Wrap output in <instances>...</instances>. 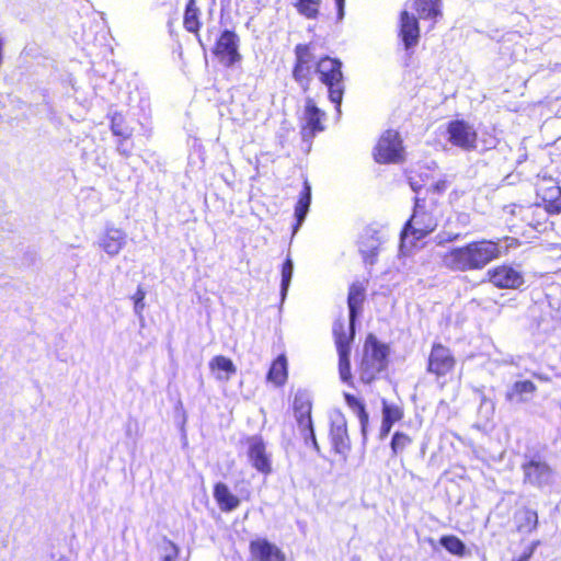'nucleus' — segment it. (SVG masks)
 <instances>
[{"instance_id": "nucleus-11", "label": "nucleus", "mask_w": 561, "mask_h": 561, "mask_svg": "<svg viewBox=\"0 0 561 561\" xmlns=\"http://www.w3.org/2000/svg\"><path fill=\"white\" fill-rule=\"evenodd\" d=\"M325 113L320 110L311 98H307L304 111V125L301 126V138L309 145L318 133L324 130L322 119Z\"/></svg>"}, {"instance_id": "nucleus-13", "label": "nucleus", "mask_w": 561, "mask_h": 561, "mask_svg": "<svg viewBox=\"0 0 561 561\" xmlns=\"http://www.w3.org/2000/svg\"><path fill=\"white\" fill-rule=\"evenodd\" d=\"M488 279L502 289H517L524 284V276L510 265H500L486 273Z\"/></svg>"}, {"instance_id": "nucleus-21", "label": "nucleus", "mask_w": 561, "mask_h": 561, "mask_svg": "<svg viewBox=\"0 0 561 561\" xmlns=\"http://www.w3.org/2000/svg\"><path fill=\"white\" fill-rule=\"evenodd\" d=\"M213 494L219 508L225 513L232 512L240 505V499L234 495L224 482H217L214 485Z\"/></svg>"}, {"instance_id": "nucleus-43", "label": "nucleus", "mask_w": 561, "mask_h": 561, "mask_svg": "<svg viewBox=\"0 0 561 561\" xmlns=\"http://www.w3.org/2000/svg\"><path fill=\"white\" fill-rule=\"evenodd\" d=\"M336 5V19L337 21H342L345 14V0H334Z\"/></svg>"}, {"instance_id": "nucleus-24", "label": "nucleus", "mask_w": 561, "mask_h": 561, "mask_svg": "<svg viewBox=\"0 0 561 561\" xmlns=\"http://www.w3.org/2000/svg\"><path fill=\"white\" fill-rule=\"evenodd\" d=\"M515 523L519 533L529 534L537 528L538 514L531 508L524 507L516 512Z\"/></svg>"}, {"instance_id": "nucleus-32", "label": "nucleus", "mask_w": 561, "mask_h": 561, "mask_svg": "<svg viewBox=\"0 0 561 561\" xmlns=\"http://www.w3.org/2000/svg\"><path fill=\"white\" fill-rule=\"evenodd\" d=\"M293 78L305 92L308 91L312 80L311 66L295 62Z\"/></svg>"}, {"instance_id": "nucleus-44", "label": "nucleus", "mask_w": 561, "mask_h": 561, "mask_svg": "<svg viewBox=\"0 0 561 561\" xmlns=\"http://www.w3.org/2000/svg\"><path fill=\"white\" fill-rule=\"evenodd\" d=\"M146 298V291L141 286H138L136 293L131 296L134 302H144Z\"/></svg>"}, {"instance_id": "nucleus-5", "label": "nucleus", "mask_w": 561, "mask_h": 561, "mask_svg": "<svg viewBox=\"0 0 561 561\" xmlns=\"http://www.w3.org/2000/svg\"><path fill=\"white\" fill-rule=\"evenodd\" d=\"M389 345L380 342L374 334H368L360 363L362 381L370 383L378 375L386 371L389 365Z\"/></svg>"}, {"instance_id": "nucleus-49", "label": "nucleus", "mask_w": 561, "mask_h": 561, "mask_svg": "<svg viewBox=\"0 0 561 561\" xmlns=\"http://www.w3.org/2000/svg\"><path fill=\"white\" fill-rule=\"evenodd\" d=\"M57 561H68L66 558H59Z\"/></svg>"}, {"instance_id": "nucleus-39", "label": "nucleus", "mask_w": 561, "mask_h": 561, "mask_svg": "<svg viewBox=\"0 0 561 561\" xmlns=\"http://www.w3.org/2000/svg\"><path fill=\"white\" fill-rule=\"evenodd\" d=\"M549 196L551 198L549 209L551 213H561V188L554 186L549 190Z\"/></svg>"}, {"instance_id": "nucleus-19", "label": "nucleus", "mask_w": 561, "mask_h": 561, "mask_svg": "<svg viewBox=\"0 0 561 561\" xmlns=\"http://www.w3.org/2000/svg\"><path fill=\"white\" fill-rule=\"evenodd\" d=\"M125 231L114 227H107L99 240V245L110 255H117L126 244Z\"/></svg>"}, {"instance_id": "nucleus-3", "label": "nucleus", "mask_w": 561, "mask_h": 561, "mask_svg": "<svg viewBox=\"0 0 561 561\" xmlns=\"http://www.w3.org/2000/svg\"><path fill=\"white\" fill-rule=\"evenodd\" d=\"M343 62L330 56L321 57L314 68L320 82L328 89V98L334 104L337 116L342 114L341 106L345 92V78L342 71Z\"/></svg>"}, {"instance_id": "nucleus-16", "label": "nucleus", "mask_w": 561, "mask_h": 561, "mask_svg": "<svg viewBox=\"0 0 561 561\" xmlns=\"http://www.w3.org/2000/svg\"><path fill=\"white\" fill-rule=\"evenodd\" d=\"M399 36L403 43L405 50L415 47L420 39V26L415 15L408 11H402L400 15Z\"/></svg>"}, {"instance_id": "nucleus-38", "label": "nucleus", "mask_w": 561, "mask_h": 561, "mask_svg": "<svg viewBox=\"0 0 561 561\" xmlns=\"http://www.w3.org/2000/svg\"><path fill=\"white\" fill-rule=\"evenodd\" d=\"M179 557V547L171 540H163V557L162 561H176Z\"/></svg>"}, {"instance_id": "nucleus-30", "label": "nucleus", "mask_w": 561, "mask_h": 561, "mask_svg": "<svg viewBox=\"0 0 561 561\" xmlns=\"http://www.w3.org/2000/svg\"><path fill=\"white\" fill-rule=\"evenodd\" d=\"M294 274V262L289 255L285 259L283 265H282V278H280V301L284 302V300L287 297V293L291 283Z\"/></svg>"}, {"instance_id": "nucleus-2", "label": "nucleus", "mask_w": 561, "mask_h": 561, "mask_svg": "<svg viewBox=\"0 0 561 561\" xmlns=\"http://www.w3.org/2000/svg\"><path fill=\"white\" fill-rule=\"evenodd\" d=\"M501 254L500 241L482 239L450 249L442 256V264L453 272L478 271L499 259Z\"/></svg>"}, {"instance_id": "nucleus-33", "label": "nucleus", "mask_w": 561, "mask_h": 561, "mask_svg": "<svg viewBox=\"0 0 561 561\" xmlns=\"http://www.w3.org/2000/svg\"><path fill=\"white\" fill-rule=\"evenodd\" d=\"M321 0H297L295 7L297 11L307 19H316L319 14Z\"/></svg>"}, {"instance_id": "nucleus-48", "label": "nucleus", "mask_w": 561, "mask_h": 561, "mask_svg": "<svg viewBox=\"0 0 561 561\" xmlns=\"http://www.w3.org/2000/svg\"><path fill=\"white\" fill-rule=\"evenodd\" d=\"M530 556H531V551H530V552H528V553H523L522 556H519V557H518L516 560H514V561H528V560H529V558H530Z\"/></svg>"}, {"instance_id": "nucleus-9", "label": "nucleus", "mask_w": 561, "mask_h": 561, "mask_svg": "<svg viewBox=\"0 0 561 561\" xmlns=\"http://www.w3.org/2000/svg\"><path fill=\"white\" fill-rule=\"evenodd\" d=\"M248 446V459L251 466L263 474L272 472L271 454L266 450V443L261 435H252L245 439Z\"/></svg>"}, {"instance_id": "nucleus-25", "label": "nucleus", "mask_w": 561, "mask_h": 561, "mask_svg": "<svg viewBox=\"0 0 561 561\" xmlns=\"http://www.w3.org/2000/svg\"><path fill=\"white\" fill-rule=\"evenodd\" d=\"M414 7L420 19L436 21L442 16L440 0H414Z\"/></svg>"}, {"instance_id": "nucleus-42", "label": "nucleus", "mask_w": 561, "mask_h": 561, "mask_svg": "<svg viewBox=\"0 0 561 561\" xmlns=\"http://www.w3.org/2000/svg\"><path fill=\"white\" fill-rule=\"evenodd\" d=\"M392 426H393V423L382 420L380 431H379V439L383 440L391 432Z\"/></svg>"}, {"instance_id": "nucleus-23", "label": "nucleus", "mask_w": 561, "mask_h": 561, "mask_svg": "<svg viewBox=\"0 0 561 561\" xmlns=\"http://www.w3.org/2000/svg\"><path fill=\"white\" fill-rule=\"evenodd\" d=\"M536 385L530 380L516 381L506 391L505 398L513 403H523L529 400L528 396L536 391Z\"/></svg>"}, {"instance_id": "nucleus-27", "label": "nucleus", "mask_w": 561, "mask_h": 561, "mask_svg": "<svg viewBox=\"0 0 561 561\" xmlns=\"http://www.w3.org/2000/svg\"><path fill=\"white\" fill-rule=\"evenodd\" d=\"M209 366L211 369H217L220 373H225V376L218 375V379L229 380L230 377L237 373V367L234 366L233 362L222 355L215 356L210 360Z\"/></svg>"}, {"instance_id": "nucleus-20", "label": "nucleus", "mask_w": 561, "mask_h": 561, "mask_svg": "<svg viewBox=\"0 0 561 561\" xmlns=\"http://www.w3.org/2000/svg\"><path fill=\"white\" fill-rule=\"evenodd\" d=\"M311 205V185L308 180L304 181L302 190L299 193V198L295 206V220L296 224L293 226V233H297V231L302 226Z\"/></svg>"}, {"instance_id": "nucleus-45", "label": "nucleus", "mask_w": 561, "mask_h": 561, "mask_svg": "<svg viewBox=\"0 0 561 561\" xmlns=\"http://www.w3.org/2000/svg\"><path fill=\"white\" fill-rule=\"evenodd\" d=\"M144 309H145V302H134V312L139 318V320L141 322L144 321V316H142Z\"/></svg>"}, {"instance_id": "nucleus-8", "label": "nucleus", "mask_w": 561, "mask_h": 561, "mask_svg": "<svg viewBox=\"0 0 561 561\" xmlns=\"http://www.w3.org/2000/svg\"><path fill=\"white\" fill-rule=\"evenodd\" d=\"M448 141L463 151L477 148V131L463 119L450 121L447 125Z\"/></svg>"}, {"instance_id": "nucleus-28", "label": "nucleus", "mask_w": 561, "mask_h": 561, "mask_svg": "<svg viewBox=\"0 0 561 561\" xmlns=\"http://www.w3.org/2000/svg\"><path fill=\"white\" fill-rule=\"evenodd\" d=\"M439 543L444 549L454 556L465 557L467 554V547L465 542L455 535L442 536Z\"/></svg>"}, {"instance_id": "nucleus-15", "label": "nucleus", "mask_w": 561, "mask_h": 561, "mask_svg": "<svg viewBox=\"0 0 561 561\" xmlns=\"http://www.w3.org/2000/svg\"><path fill=\"white\" fill-rule=\"evenodd\" d=\"M455 365V358L449 348L434 344L428 357L427 370L436 376H445Z\"/></svg>"}, {"instance_id": "nucleus-1", "label": "nucleus", "mask_w": 561, "mask_h": 561, "mask_svg": "<svg viewBox=\"0 0 561 561\" xmlns=\"http://www.w3.org/2000/svg\"><path fill=\"white\" fill-rule=\"evenodd\" d=\"M365 299V288L357 283L351 285L347 296L348 333L345 331L344 320L337 319L333 323V336L339 355V374L344 383H352L351 350L355 337V323L362 313Z\"/></svg>"}, {"instance_id": "nucleus-46", "label": "nucleus", "mask_w": 561, "mask_h": 561, "mask_svg": "<svg viewBox=\"0 0 561 561\" xmlns=\"http://www.w3.org/2000/svg\"><path fill=\"white\" fill-rule=\"evenodd\" d=\"M446 188V182L445 181H438L434 184V190L436 192H443Z\"/></svg>"}, {"instance_id": "nucleus-47", "label": "nucleus", "mask_w": 561, "mask_h": 561, "mask_svg": "<svg viewBox=\"0 0 561 561\" xmlns=\"http://www.w3.org/2000/svg\"><path fill=\"white\" fill-rule=\"evenodd\" d=\"M410 186L415 193H419V191L422 188V185L412 179L410 180Z\"/></svg>"}, {"instance_id": "nucleus-34", "label": "nucleus", "mask_w": 561, "mask_h": 561, "mask_svg": "<svg viewBox=\"0 0 561 561\" xmlns=\"http://www.w3.org/2000/svg\"><path fill=\"white\" fill-rule=\"evenodd\" d=\"M412 444V438L403 432H394L390 442L392 456H398Z\"/></svg>"}, {"instance_id": "nucleus-22", "label": "nucleus", "mask_w": 561, "mask_h": 561, "mask_svg": "<svg viewBox=\"0 0 561 561\" xmlns=\"http://www.w3.org/2000/svg\"><path fill=\"white\" fill-rule=\"evenodd\" d=\"M344 399L350 409H352V411L358 417L363 444H365L367 440V431L369 424V414L366 411L365 403L359 398L347 392L344 393Z\"/></svg>"}, {"instance_id": "nucleus-17", "label": "nucleus", "mask_w": 561, "mask_h": 561, "mask_svg": "<svg viewBox=\"0 0 561 561\" xmlns=\"http://www.w3.org/2000/svg\"><path fill=\"white\" fill-rule=\"evenodd\" d=\"M330 438L335 453L345 454L350 449L346 420L341 413L331 416Z\"/></svg>"}, {"instance_id": "nucleus-31", "label": "nucleus", "mask_w": 561, "mask_h": 561, "mask_svg": "<svg viewBox=\"0 0 561 561\" xmlns=\"http://www.w3.org/2000/svg\"><path fill=\"white\" fill-rule=\"evenodd\" d=\"M111 130L119 138H130L133 135V128L125 123V117L118 112L111 115Z\"/></svg>"}, {"instance_id": "nucleus-10", "label": "nucleus", "mask_w": 561, "mask_h": 561, "mask_svg": "<svg viewBox=\"0 0 561 561\" xmlns=\"http://www.w3.org/2000/svg\"><path fill=\"white\" fill-rule=\"evenodd\" d=\"M239 42V36L233 31L224 30L216 42L213 53L225 66L231 67L241 60Z\"/></svg>"}, {"instance_id": "nucleus-36", "label": "nucleus", "mask_w": 561, "mask_h": 561, "mask_svg": "<svg viewBox=\"0 0 561 561\" xmlns=\"http://www.w3.org/2000/svg\"><path fill=\"white\" fill-rule=\"evenodd\" d=\"M296 64L311 66L314 57L310 50V45L298 44L295 47Z\"/></svg>"}, {"instance_id": "nucleus-40", "label": "nucleus", "mask_w": 561, "mask_h": 561, "mask_svg": "<svg viewBox=\"0 0 561 561\" xmlns=\"http://www.w3.org/2000/svg\"><path fill=\"white\" fill-rule=\"evenodd\" d=\"M129 139L130 138H119L116 145L117 152L125 158L131 154L133 144Z\"/></svg>"}, {"instance_id": "nucleus-37", "label": "nucleus", "mask_w": 561, "mask_h": 561, "mask_svg": "<svg viewBox=\"0 0 561 561\" xmlns=\"http://www.w3.org/2000/svg\"><path fill=\"white\" fill-rule=\"evenodd\" d=\"M299 430H300L301 435L304 437L305 444L307 446H311L313 448V450L318 455H321V449H320V446H319V444L317 442V437H316V433H314V428H313V423H311L310 426L299 427Z\"/></svg>"}, {"instance_id": "nucleus-4", "label": "nucleus", "mask_w": 561, "mask_h": 561, "mask_svg": "<svg viewBox=\"0 0 561 561\" xmlns=\"http://www.w3.org/2000/svg\"><path fill=\"white\" fill-rule=\"evenodd\" d=\"M437 227L436 218L426 210L425 199L415 197L413 213L400 234L401 248H412Z\"/></svg>"}, {"instance_id": "nucleus-7", "label": "nucleus", "mask_w": 561, "mask_h": 561, "mask_svg": "<svg viewBox=\"0 0 561 561\" xmlns=\"http://www.w3.org/2000/svg\"><path fill=\"white\" fill-rule=\"evenodd\" d=\"M374 158L378 163H398L403 158V146L400 134L396 130H386L375 147Z\"/></svg>"}, {"instance_id": "nucleus-26", "label": "nucleus", "mask_w": 561, "mask_h": 561, "mask_svg": "<svg viewBox=\"0 0 561 561\" xmlns=\"http://www.w3.org/2000/svg\"><path fill=\"white\" fill-rule=\"evenodd\" d=\"M287 379V360L286 357L278 356L270 367L267 380L276 386H283Z\"/></svg>"}, {"instance_id": "nucleus-18", "label": "nucleus", "mask_w": 561, "mask_h": 561, "mask_svg": "<svg viewBox=\"0 0 561 561\" xmlns=\"http://www.w3.org/2000/svg\"><path fill=\"white\" fill-rule=\"evenodd\" d=\"M293 409L298 427L310 426L313 423L311 417L312 401L309 391L299 389L295 393Z\"/></svg>"}, {"instance_id": "nucleus-41", "label": "nucleus", "mask_w": 561, "mask_h": 561, "mask_svg": "<svg viewBox=\"0 0 561 561\" xmlns=\"http://www.w3.org/2000/svg\"><path fill=\"white\" fill-rule=\"evenodd\" d=\"M437 238H438L437 243L439 245H442L446 242H454V241L458 240L460 238V234L459 233H444V234H438Z\"/></svg>"}, {"instance_id": "nucleus-29", "label": "nucleus", "mask_w": 561, "mask_h": 561, "mask_svg": "<svg viewBox=\"0 0 561 561\" xmlns=\"http://www.w3.org/2000/svg\"><path fill=\"white\" fill-rule=\"evenodd\" d=\"M198 14L199 10L195 5V0H188L184 12V26L190 33H197L199 30Z\"/></svg>"}, {"instance_id": "nucleus-6", "label": "nucleus", "mask_w": 561, "mask_h": 561, "mask_svg": "<svg viewBox=\"0 0 561 561\" xmlns=\"http://www.w3.org/2000/svg\"><path fill=\"white\" fill-rule=\"evenodd\" d=\"M524 483L537 489H543L553 483L552 468L538 455L528 458L523 465Z\"/></svg>"}, {"instance_id": "nucleus-12", "label": "nucleus", "mask_w": 561, "mask_h": 561, "mask_svg": "<svg viewBox=\"0 0 561 561\" xmlns=\"http://www.w3.org/2000/svg\"><path fill=\"white\" fill-rule=\"evenodd\" d=\"M381 242L382 237L380 230L373 226L363 229L357 245L365 264L374 265L376 263Z\"/></svg>"}, {"instance_id": "nucleus-35", "label": "nucleus", "mask_w": 561, "mask_h": 561, "mask_svg": "<svg viewBox=\"0 0 561 561\" xmlns=\"http://www.w3.org/2000/svg\"><path fill=\"white\" fill-rule=\"evenodd\" d=\"M382 420L390 422V423H397L403 417V410L393 403H389L386 399H382Z\"/></svg>"}, {"instance_id": "nucleus-14", "label": "nucleus", "mask_w": 561, "mask_h": 561, "mask_svg": "<svg viewBox=\"0 0 561 561\" xmlns=\"http://www.w3.org/2000/svg\"><path fill=\"white\" fill-rule=\"evenodd\" d=\"M249 551L253 561H286V554L266 538L250 541Z\"/></svg>"}]
</instances>
